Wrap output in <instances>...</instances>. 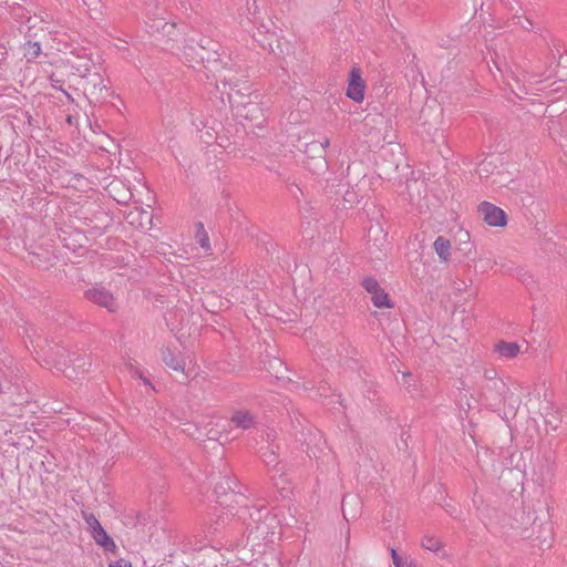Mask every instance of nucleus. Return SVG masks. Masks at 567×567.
Instances as JSON below:
<instances>
[{"instance_id": "f257e3e1", "label": "nucleus", "mask_w": 567, "mask_h": 567, "mask_svg": "<svg viewBox=\"0 0 567 567\" xmlns=\"http://www.w3.org/2000/svg\"><path fill=\"white\" fill-rule=\"evenodd\" d=\"M84 519L87 525V530L91 537L94 539L95 544L105 551H110L112 554L116 553L117 545L115 544L114 539L107 534V532L103 528L99 519L93 514L85 515Z\"/></svg>"}, {"instance_id": "f03ea898", "label": "nucleus", "mask_w": 567, "mask_h": 567, "mask_svg": "<svg viewBox=\"0 0 567 567\" xmlns=\"http://www.w3.org/2000/svg\"><path fill=\"white\" fill-rule=\"evenodd\" d=\"M161 358L167 368L174 372L186 374L187 359L176 347L165 346L161 348Z\"/></svg>"}, {"instance_id": "7ed1b4c3", "label": "nucleus", "mask_w": 567, "mask_h": 567, "mask_svg": "<svg viewBox=\"0 0 567 567\" xmlns=\"http://www.w3.org/2000/svg\"><path fill=\"white\" fill-rule=\"evenodd\" d=\"M365 81L359 68H352L349 73L346 95L355 103H361L365 96Z\"/></svg>"}, {"instance_id": "20e7f679", "label": "nucleus", "mask_w": 567, "mask_h": 567, "mask_svg": "<svg viewBox=\"0 0 567 567\" xmlns=\"http://www.w3.org/2000/svg\"><path fill=\"white\" fill-rule=\"evenodd\" d=\"M477 212L481 218L491 227H504L507 224L505 212L494 204L484 202L478 206Z\"/></svg>"}, {"instance_id": "39448f33", "label": "nucleus", "mask_w": 567, "mask_h": 567, "mask_svg": "<svg viewBox=\"0 0 567 567\" xmlns=\"http://www.w3.org/2000/svg\"><path fill=\"white\" fill-rule=\"evenodd\" d=\"M362 285L364 289L370 293L374 307L380 309H390L393 307V303L388 292L379 285V282L375 279L367 278L363 280Z\"/></svg>"}, {"instance_id": "423d86ee", "label": "nucleus", "mask_w": 567, "mask_h": 567, "mask_svg": "<svg viewBox=\"0 0 567 567\" xmlns=\"http://www.w3.org/2000/svg\"><path fill=\"white\" fill-rule=\"evenodd\" d=\"M89 300L103 306L107 309H113L115 306L113 296L104 288L94 287L85 292Z\"/></svg>"}, {"instance_id": "0eeeda50", "label": "nucleus", "mask_w": 567, "mask_h": 567, "mask_svg": "<svg viewBox=\"0 0 567 567\" xmlns=\"http://www.w3.org/2000/svg\"><path fill=\"white\" fill-rule=\"evenodd\" d=\"M65 63L80 78H85L91 71V60L86 56H76L75 60L66 59Z\"/></svg>"}, {"instance_id": "6e6552de", "label": "nucleus", "mask_w": 567, "mask_h": 567, "mask_svg": "<svg viewBox=\"0 0 567 567\" xmlns=\"http://www.w3.org/2000/svg\"><path fill=\"white\" fill-rule=\"evenodd\" d=\"M231 423L236 427L249 429L255 424L254 415L246 410H238L231 416Z\"/></svg>"}, {"instance_id": "1a4fd4ad", "label": "nucleus", "mask_w": 567, "mask_h": 567, "mask_svg": "<svg viewBox=\"0 0 567 567\" xmlns=\"http://www.w3.org/2000/svg\"><path fill=\"white\" fill-rule=\"evenodd\" d=\"M451 241L442 236L437 237L433 244V248L435 252L439 255L440 259L444 262H447L451 257Z\"/></svg>"}, {"instance_id": "9d476101", "label": "nucleus", "mask_w": 567, "mask_h": 567, "mask_svg": "<svg viewBox=\"0 0 567 567\" xmlns=\"http://www.w3.org/2000/svg\"><path fill=\"white\" fill-rule=\"evenodd\" d=\"M497 353L506 359L515 358L519 353V346L515 342H499L496 344Z\"/></svg>"}, {"instance_id": "9b49d317", "label": "nucleus", "mask_w": 567, "mask_h": 567, "mask_svg": "<svg viewBox=\"0 0 567 567\" xmlns=\"http://www.w3.org/2000/svg\"><path fill=\"white\" fill-rule=\"evenodd\" d=\"M421 546L422 548L433 553H439L444 548V544L441 540V538L434 535L423 536L421 540Z\"/></svg>"}, {"instance_id": "f8f14e48", "label": "nucleus", "mask_w": 567, "mask_h": 567, "mask_svg": "<svg viewBox=\"0 0 567 567\" xmlns=\"http://www.w3.org/2000/svg\"><path fill=\"white\" fill-rule=\"evenodd\" d=\"M391 556L395 567H415L409 555L400 554L394 548L391 549Z\"/></svg>"}, {"instance_id": "ddd939ff", "label": "nucleus", "mask_w": 567, "mask_h": 567, "mask_svg": "<svg viewBox=\"0 0 567 567\" xmlns=\"http://www.w3.org/2000/svg\"><path fill=\"white\" fill-rule=\"evenodd\" d=\"M329 140L326 138L323 142L321 143H318L316 141L311 142L308 144V148L305 150L306 153H311V152H319V153H322V151L329 146Z\"/></svg>"}, {"instance_id": "4468645a", "label": "nucleus", "mask_w": 567, "mask_h": 567, "mask_svg": "<svg viewBox=\"0 0 567 567\" xmlns=\"http://www.w3.org/2000/svg\"><path fill=\"white\" fill-rule=\"evenodd\" d=\"M109 567H132V563L126 558H118L116 560L110 561Z\"/></svg>"}, {"instance_id": "2eb2a0df", "label": "nucleus", "mask_w": 567, "mask_h": 567, "mask_svg": "<svg viewBox=\"0 0 567 567\" xmlns=\"http://www.w3.org/2000/svg\"><path fill=\"white\" fill-rule=\"evenodd\" d=\"M78 360H79V361H80V363H81V364H80V367H82V368H83V371H85V370H86V369H85V367L89 364L87 360H86V359H84V358H79Z\"/></svg>"}, {"instance_id": "dca6fc26", "label": "nucleus", "mask_w": 567, "mask_h": 567, "mask_svg": "<svg viewBox=\"0 0 567 567\" xmlns=\"http://www.w3.org/2000/svg\"><path fill=\"white\" fill-rule=\"evenodd\" d=\"M65 374L68 378H74L78 373L72 369L71 371L65 370Z\"/></svg>"}, {"instance_id": "f3484780", "label": "nucleus", "mask_w": 567, "mask_h": 567, "mask_svg": "<svg viewBox=\"0 0 567 567\" xmlns=\"http://www.w3.org/2000/svg\"><path fill=\"white\" fill-rule=\"evenodd\" d=\"M97 86H99V90H100V91H102V90H103L102 82H101Z\"/></svg>"}, {"instance_id": "a211bd4d", "label": "nucleus", "mask_w": 567, "mask_h": 567, "mask_svg": "<svg viewBox=\"0 0 567 567\" xmlns=\"http://www.w3.org/2000/svg\"><path fill=\"white\" fill-rule=\"evenodd\" d=\"M143 382H144L145 384H150L148 380H146V379H143Z\"/></svg>"}]
</instances>
